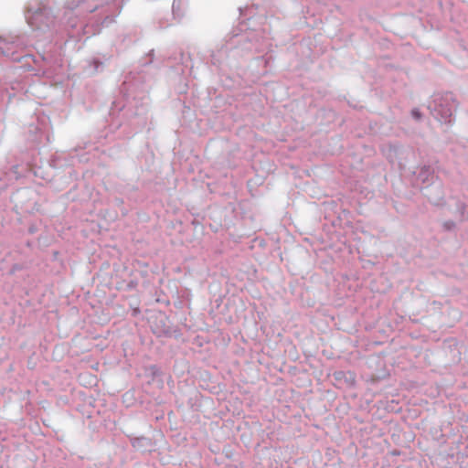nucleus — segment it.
I'll return each mask as SVG.
<instances>
[{"label": "nucleus", "mask_w": 468, "mask_h": 468, "mask_svg": "<svg viewBox=\"0 0 468 468\" xmlns=\"http://www.w3.org/2000/svg\"><path fill=\"white\" fill-rule=\"evenodd\" d=\"M412 115H413L416 119H419V118L420 117V112H419L417 110H413V111H412Z\"/></svg>", "instance_id": "obj_1"}]
</instances>
